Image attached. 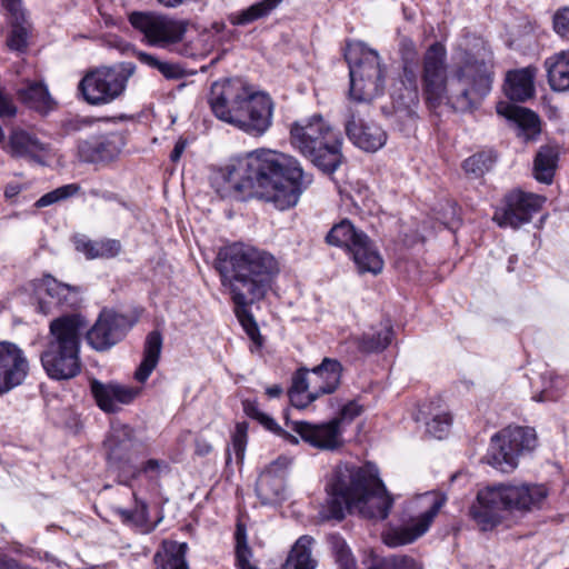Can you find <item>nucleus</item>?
<instances>
[{
  "label": "nucleus",
  "instance_id": "58836bf2",
  "mask_svg": "<svg viewBox=\"0 0 569 569\" xmlns=\"http://www.w3.org/2000/svg\"><path fill=\"white\" fill-rule=\"evenodd\" d=\"M137 320L138 318L132 315L116 311L109 313V348L124 339Z\"/></svg>",
  "mask_w": 569,
  "mask_h": 569
},
{
  "label": "nucleus",
  "instance_id": "5fc2aeb1",
  "mask_svg": "<svg viewBox=\"0 0 569 569\" xmlns=\"http://www.w3.org/2000/svg\"><path fill=\"white\" fill-rule=\"evenodd\" d=\"M399 51L403 63L415 64L418 57V51L415 42L411 39L403 38L399 44Z\"/></svg>",
  "mask_w": 569,
  "mask_h": 569
},
{
  "label": "nucleus",
  "instance_id": "4d7b16f0",
  "mask_svg": "<svg viewBox=\"0 0 569 569\" xmlns=\"http://www.w3.org/2000/svg\"><path fill=\"white\" fill-rule=\"evenodd\" d=\"M100 121H101L100 119H92V118H72V119L66 120L63 122L62 127L67 132L79 131L83 127L92 126Z\"/></svg>",
  "mask_w": 569,
  "mask_h": 569
},
{
  "label": "nucleus",
  "instance_id": "69168bd1",
  "mask_svg": "<svg viewBox=\"0 0 569 569\" xmlns=\"http://www.w3.org/2000/svg\"><path fill=\"white\" fill-rule=\"evenodd\" d=\"M21 192V186L18 183H9L4 188V197L7 199H13Z\"/></svg>",
  "mask_w": 569,
  "mask_h": 569
},
{
  "label": "nucleus",
  "instance_id": "774afa93",
  "mask_svg": "<svg viewBox=\"0 0 569 569\" xmlns=\"http://www.w3.org/2000/svg\"><path fill=\"white\" fill-rule=\"evenodd\" d=\"M266 393L270 398H277V397H279L282 393V388L279 385H273V386L268 387L266 389Z\"/></svg>",
  "mask_w": 569,
  "mask_h": 569
},
{
  "label": "nucleus",
  "instance_id": "4be33fe9",
  "mask_svg": "<svg viewBox=\"0 0 569 569\" xmlns=\"http://www.w3.org/2000/svg\"><path fill=\"white\" fill-rule=\"evenodd\" d=\"M11 153L17 158H29L31 161L47 166L50 146L41 142L34 134L24 130H16L10 134Z\"/></svg>",
  "mask_w": 569,
  "mask_h": 569
},
{
  "label": "nucleus",
  "instance_id": "49530a36",
  "mask_svg": "<svg viewBox=\"0 0 569 569\" xmlns=\"http://www.w3.org/2000/svg\"><path fill=\"white\" fill-rule=\"evenodd\" d=\"M80 190V186L77 183H69L61 186L50 192L44 193L41 196L36 202V208H44L48 206H51L53 203H57L59 201L66 200L74 194H77Z\"/></svg>",
  "mask_w": 569,
  "mask_h": 569
},
{
  "label": "nucleus",
  "instance_id": "f3484780",
  "mask_svg": "<svg viewBox=\"0 0 569 569\" xmlns=\"http://www.w3.org/2000/svg\"><path fill=\"white\" fill-rule=\"evenodd\" d=\"M28 372L24 351L13 342L0 341V396L22 385Z\"/></svg>",
  "mask_w": 569,
  "mask_h": 569
},
{
  "label": "nucleus",
  "instance_id": "1a4fd4ad",
  "mask_svg": "<svg viewBox=\"0 0 569 569\" xmlns=\"http://www.w3.org/2000/svg\"><path fill=\"white\" fill-rule=\"evenodd\" d=\"M341 373V363L331 358H325L312 370H298L289 389L292 406L303 409L319 397L332 393L340 385Z\"/></svg>",
  "mask_w": 569,
  "mask_h": 569
},
{
  "label": "nucleus",
  "instance_id": "a18cd8bd",
  "mask_svg": "<svg viewBox=\"0 0 569 569\" xmlns=\"http://www.w3.org/2000/svg\"><path fill=\"white\" fill-rule=\"evenodd\" d=\"M106 140L101 138H91L79 144V156L82 161L98 162L104 158Z\"/></svg>",
  "mask_w": 569,
  "mask_h": 569
},
{
  "label": "nucleus",
  "instance_id": "8fccbe9b",
  "mask_svg": "<svg viewBox=\"0 0 569 569\" xmlns=\"http://www.w3.org/2000/svg\"><path fill=\"white\" fill-rule=\"evenodd\" d=\"M123 522L141 528L143 531L149 530L147 506L144 503L137 505L133 511L118 509Z\"/></svg>",
  "mask_w": 569,
  "mask_h": 569
},
{
  "label": "nucleus",
  "instance_id": "aec40b11",
  "mask_svg": "<svg viewBox=\"0 0 569 569\" xmlns=\"http://www.w3.org/2000/svg\"><path fill=\"white\" fill-rule=\"evenodd\" d=\"M288 465L287 458H279L260 473L256 492L262 505L276 503L282 498L283 473Z\"/></svg>",
  "mask_w": 569,
  "mask_h": 569
},
{
  "label": "nucleus",
  "instance_id": "bb28decb",
  "mask_svg": "<svg viewBox=\"0 0 569 569\" xmlns=\"http://www.w3.org/2000/svg\"><path fill=\"white\" fill-rule=\"evenodd\" d=\"M545 66L550 87L556 91L569 90V49L546 59Z\"/></svg>",
  "mask_w": 569,
  "mask_h": 569
},
{
  "label": "nucleus",
  "instance_id": "20e7f679",
  "mask_svg": "<svg viewBox=\"0 0 569 569\" xmlns=\"http://www.w3.org/2000/svg\"><path fill=\"white\" fill-rule=\"evenodd\" d=\"M328 492L323 519L341 520L347 509L350 512H358L363 518L383 520L388 517L393 502L376 470L370 466L339 465L328 486Z\"/></svg>",
  "mask_w": 569,
  "mask_h": 569
},
{
  "label": "nucleus",
  "instance_id": "de8ad7c7",
  "mask_svg": "<svg viewBox=\"0 0 569 569\" xmlns=\"http://www.w3.org/2000/svg\"><path fill=\"white\" fill-rule=\"evenodd\" d=\"M493 160L490 154L476 153L463 161V170L472 177L483 176L492 167Z\"/></svg>",
  "mask_w": 569,
  "mask_h": 569
},
{
  "label": "nucleus",
  "instance_id": "4468645a",
  "mask_svg": "<svg viewBox=\"0 0 569 569\" xmlns=\"http://www.w3.org/2000/svg\"><path fill=\"white\" fill-rule=\"evenodd\" d=\"M274 104L269 94L250 89V97L234 111L229 124L251 137L263 136L272 124Z\"/></svg>",
  "mask_w": 569,
  "mask_h": 569
},
{
  "label": "nucleus",
  "instance_id": "0e129e2a",
  "mask_svg": "<svg viewBox=\"0 0 569 569\" xmlns=\"http://www.w3.org/2000/svg\"><path fill=\"white\" fill-rule=\"evenodd\" d=\"M258 421L266 429H268V430H270L272 432H280L281 431V428L278 426L276 420L273 418H271L270 416L266 415V413H262V416L260 417V419H258Z\"/></svg>",
  "mask_w": 569,
  "mask_h": 569
},
{
  "label": "nucleus",
  "instance_id": "473e14b6",
  "mask_svg": "<svg viewBox=\"0 0 569 569\" xmlns=\"http://www.w3.org/2000/svg\"><path fill=\"white\" fill-rule=\"evenodd\" d=\"M187 545L164 541L162 550L154 556L156 569H189L186 562Z\"/></svg>",
  "mask_w": 569,
  "mask_h": 569
},
{
  "label": "nucleus",
  "instance_id": "6ab92c4d",
  "mask_svg": "<svg viewBox=\"0 0 569 569\" xmlns=\"http://www.w3.org/2000/svg\"><path fill=\"white\" fill-rule=\"evenodd\" d=\"M293 431L305 442L320 450L333 451L343 446L342 429L332 419L321 423L297 421Z\"/></svg>",
  "mask_w": 569,
  "mask_h": 569
},
{
  "label": "nucleus",
  "instance_id": "6e6d98bb",
  "mask_svg": "<svg viewBox=\"0 0 569 569\" xmlns=\"http://www.w3.org/2000/svg\"><path fill=\"white\" fill-rule=\"evenodd\" d=\"M90 389L98 407L107 412V386L97 379H92L90 381Z\"/></svg>",
  "mask_w": 569,
  "mask_h": 569
},
{
  "label": "nucleus",
  "instance_id": "2eb2a0df",
  "mask_svg": "<svg viewBox=\"0 0 569 569\" xmlns=\"http://www.w3.org/2000/svg\"><path fill=\"white\" fill-rule=\"evenodd\" d=\"M250 89L251 87L239 78L213 82L208 98L213 114L229 123L234 117V111L250 97Z\"/></svg>",
  "mask_w": 569,
  "mask_h": 569
},
{
  "label": "nucleus",
  "instance_id": "f03ea898",
  "mask_svg": "<svg viewBox=\"0 0 569 569\" xmlns=\"http://www.w3.org/2000/svg\"><path fill=\"white\" fill-rule=\"evenodd\" d=\"M305 173L292 156L258 149L229 160L214 176L221 197L254 192L279 210L295 207L302 193Z\"/></svg>",
  "mask_w": 569,
  "mask_h": 569
},
{
  "label": "nucleus",
  "instance_id": "f8f14e48",
  "mask_svg": "<svg viewBox=\"0 0 569 569\" xmlns=\"http://www.w3.org/2000/svg\"><path fill=\"white\" fill-rule=\"evenodd\" d=\"M132 27L150 46L167 49L179 43L188 31L189 21L157 12L136 11L129 16Z\"/></svg>",
  "mask_w": 569,
  "mask_h": 569
},
{
  "label": "nucleus",
  "instance_id": "393cba45",
  "mask_svg": "<svg viewBox=\"0 0 569 569\" xmlns=\"http://www.w3.org/2000/svg\"><path fill=\"white\" fill-rule=\"evenodd\" d=\"M420 415L426 421V430L430 436L442 439L448 435L452 418L448 408L440 399L423 406Z\"/></svg>",
  "mask_w": 569,
  "mask_h": 569
},
{
  "label": "nucleus",
  "instance_id": "7c9ffc66",
  "mask_svg": "<svg viewBox=\"0 0 569 569\" xmlns=\"http://www.w3.org/2000/svg\"><path fill=\"white\" fill-rule=\"evenodd\" d=\"M558 159L559 150L556 146L547 144L540 147L533 160V176L536 180L550 184L557 169Z\"/></svg>",
  "mask_w": 569,
  "mask_h": 569
},
{
  "label": "nucleus",
  "instance_id": "3c124183",
  "mask_svg": "<svg viewBox=\"0 0 569 569\" xmlns=\"http://www.w3.org/2000/svg\"><path fill=\"white\" fill-rule=\"evenodd\" d=\"M362 412V407L356 401H349L346 403L339 415L335 417L332 420L339 426L342 430L346 423H350Z\"/></svg>",
  "mask_w": 569,
  "mask_h": 569
},
{
  "label": "nucleus",
  "instance_id": "5701e85b",
  "mask_svg": "<svg viewBox=\"0 0 569 569\" xmlns=\"http://www.w3.org/2000/svg\"><path fill=\"white\" fill-rule=\"evenodd\" d=\"M497 112L507 119L513 121L518 128V136L526 141L533 139L540 132V121L538 116L523 107L499 102Z\"/></svg>",
  "mask_w": 569,
  "mask_h": 569
},
{
  "label": "nucleus",
  "instance_id": "09e8293b",
  "mask_svg": "<svg viewBox=\"0 0 569 569\" xmlns=\"http://www.w3.org/2000/svg\"><path fill=\"white\" fill-rule=\"evenodd\" d=\"M12 18L16 21V23L12 26L11 32L8 36L7 44L11 50L23 51L28 44V31L21 24V21H23L24 16L22 14L18 20L14 17Z\"/></svg>",
  "mask_w": 569,
  "mask_h": 569
},
{
  "label": "nucleus",
  "instance_id": "864d4df0",
  "mask_svg": "<svg viewBox=\"0 0 569 569\" xmlns=\"http://www.w3.org/2000/svg\"><path fill=\"white\" fill-rule=\"evenodd\" d=\"M553 29L559 36L569 38V7L557 10L553 16Z\"/></svg>",
  "mask_w": 569,
  "mask_h": 569
},
{
  "label": "nucleus",
  "instance_id": "412c9836",
  "mask_svg": "<svg viewBox=\"0 0 569 569\" xmlns=\"http://www.w3.org/2000/svg\"><path fill=\"white\" fill-rule=\"evenodd\" d=\"M37 295L44 292L59 307L74 309L81 302L80 287L58 281L51 274H44L33 282Z\"/></svg>",
  "mask_w": 569,
  "mask_h": 569
},
{
  "label": "nucleus",
  "instance_id": "39448f33",
  "mask_svg": "<svg viewBox=\"0 0 569 569\" xmlns=\"http://www.w3.org/2000/svg\"><path fill=\"white\" fill-rule=\"evenodd\" d=\"M86 326L87 321L79 313L63 315L50 322L40 361L51 380H71L81 372V335Z\"/></svg>",
  "mask_w": 569,
  "mask_h": 569
},
{
  "label": "nucleus",
  "instance_id": "338daca9",
  "mask_svg": "<svg viewBox=\"0 0 569 569\" xmlns=\"http://www.w3.org/2000/svg\"><path fill=\"white\" fill-rule=\"evenodd\" d=\"M121 251V244L117 240L109 241V257H116Z\"/></svg>",
  "mask_w": 569,
  "mask_h": 569
},
{
  "label": "nucleus",
  "instance_id": "9b49d317",
  "mask_svg": "<svg viewBox=\"0 0 569 569\" xmlns=\"http://www.w3.org/2000/svg\"><path fill=\"white\" fill-rule=\"evenodd\" d=\"M536 447V435L530 428L507 427L491 438L488 463L502 472L518 466V457Z\"/></svg>",
  "mask_w": 569,
  "mask_h": 569
},
{
  "label": "nucleus",
  "instance_id": "f704fd0d",
  "mask_svg": "<svg viewBox=\"0 0 569 569\" xmlns=\"http://www.w3.org/2000/svg\"><path fill=\"white\" fill-rule=\"evenodd\" d=\"M136 71L132 62H120L109 68V100L120 97Z\"/></svg>",
  "mask_w": 569,
  "mask_h": 569
},
{
  "label": "nucleus",
  "instance_id": "79ce46f5",
  "mask_svg": "<svg viewBox=\"0 0 569 569\" xmlns=\"http://www.w3.org/2000/svg\"><path fill=\"white\" fill-rule=\"evenodd\" d=\"M137 57L142 63L157 69L167 79L177 80L186 76V71L178 63L161 61L147 52H138Z\"/></svg>",
  "mask_w": 569,
  "mask_h": 569
},
{
  "label": "nucleus",
  "instance_id": "bf43d9fd",
  "mask_svg": "<svg viewBox=\"0 0 569 569\" xmlns=\"http://www.w3.org/2000/svg\"><path fill=\"white\" fill-rule=\"evenodd\" d=\"M2 6L17 20L22 16L21 0H2Z\"/></svg>",
  "mask_w": 569,
  "mask_h": 569
},
{
  "label": "nucleus",
  "instance_id": "dca6fc26",
  "mask_svg": "<svg viewBox=\"0 0 569 569\" xmlns=\"http://www.w3.org/2000/svg\"><path fill=\"white\" fill-rule=\"evenodd\" d=\"M545 200L543 197L535 193L512 191L506 196L503 206L496 210L493 220L500 227L519 228L531 220L532 214L541 209Z\"/></svg>",
  "mask_w": 569,
  "mask_h": 569
},
{
  "label": "nucleus",
  "instance_id": "c03bdc74",
  "mask_svg": "<svg viewBox=\"0 0 569 569\" xmlns=\"http://www.w3.org/2000/svg\"><path fill=\"white\" fill-rule=\"evenodd\" d=\"M542 379H548V381H545L546 386L542 390L532 397L533 400L538 402L556 401L561 396V391L565 387L563 379L555 376L552 372L542 376Z\"/></svg>",
  "mask_w": 569,
  "mask_h": 569
},
{
  "label": "nucleus",
  "instance_id": "a19ab883",
  "mask_svg": "<svg viewBox=\"0 0 569 569\" xmlns=\"http://www.w3.org/2000/svg\"><path fill=\"white\" fill-rule=\"evenodd\" d=\"M236 567L238 569H259L251 549L247 543L246 529L241 525H238L236 530Z\"/></svg>",
  "mask_w": 569,
  "mask_h": 569
},
{
  "label": "nucleus",
  "instance_id": "052dcab7",
  "mask_svg": "<svg viewBox=\"0 0 569 569\" xmlns=\"http://www.w3.org/2000/svg\"><path fill=\"white\" fill-rule=\"evenodd\" d=\"M117 435H112L111 438L116 442L122 443L131 440L132 430L128 426H121L120 428L112 427Z\"/></svg>",
  "mask_w": 569,
  "mask_h": 569
},
{
  "label": "nucleus",
  "instance_id": "4c0bfd02",
  "mask_svg": "<svg viewBox=\"0 0 569 569\" xmlns=\"http://www.w3.org/2000/svg\"><path fill=\"white\" fill-rule=\"evenodd\" d=\"M367 569H422L421 566L411 557L406 555H395L390 557H378L371 555L367 560Z\"/></svg>",
  "mask_w": 569,
  "mask_h": 569
},
{
  "label": "nucleus",
  "instance_id": "9d476101",
  "mask_svg": "<svg viewBox=\"0 0 569 569\" xmlns=\"http://www.w3.org/2000/svg\"><path fill=\"white\" fill-rule=\"evenodd\" d=\"M329 244L346 247L357 266L360 273L379 274L383 269V259L369 237L355 226L342 220L335 224L327 234Z\"/></svg>",
  "mask_w": 569,
  "mask_h": 569
},
{
  "label": "nucleus",
  "instance_id": "c85d7f7f",
  "mask_svg": "<svg viewBox=\"0 0 569 569\" xmlns=\"http://www.w3.org/2000/svg\"><path fill=\"white\" fill-rule=\"evenodd\" d=\"M18 94L23 103L40 112L50 110L53 102L48 87L42 81L27 80L18 90Z\"/></svg>",
  "mask_w": 569,
  "mask_h": 569
},
{
  "label": "nucleus",
  "instance_id": "e433bc0d",
  "mask_svg": "<svg viewBox=\"0 0 569 569\" xmlns=\"http://www.w3.org/2000/svg\"><path fill=\"white\" fill-rule=\"evenodd\" d=\"M142 393V387L109 382V413L117 411V405L132 403Z\"/></svg>",
  "mask_w": 569,
  "mask_h": 569
},
{
  "label": "nucleus",
  "instance_id": "ea45409f",
  "mask_svg": "<svg viewBox=\"0 0 569 569\" xmlns=\"http://www.w3.org/2000/svg\"><path fill=\"white\" fill-rule=\"evenodd\" d=\"M74 250L88 260L103 257L107 247L103 240H92L84 233H74L71 237Z\"/></svg>",
  "mask_w": 569,
  "mask_h": 569
},
{
  "label": "nucleus",
  "instance_id": "ddd939ff",
  "mask_svg": "<svg viewBox=\"0 0 569 569\" xmlns=\"http://www.w3.org/2000/svg\"><path fill=\"white\" fill-rule=\"evenodd\" d=\"M445 501L446 497L436 492L420 496L418 505L422 508L421 512L411 517L406 525L387 530L382 536L383 542L395 548L417 540L428 531Z\"/></svg>",
  "mask_w": 569,
  "mask_h": 569
},
{
  "label": "nucleus",
  "instance_id": "0eeeda50",
  "mask_svg": "<svg viewBox=\"0 0 569 569\" xmlns=\"http://www.w3.org/2000/svg\"><path fill=\"white\" fill-rule=\"evenodd\" d=\"M547 490L539 485H499L481 489L469 513L482 530H491L501 521L503 510H531L539 507Z\"/></svg>",
  "mask_w": 569,
  "mask_h": 569
},
{
  "label": "nucleus",
  "instance_id": "603ef678",
  "mask_svg": "<svg viewBox=\"0 0 569 569\" xmlns=\"http://www.w3.org/2000/svg\"><path fill=\"white\" fill-rule=\"evenodd\" d=\"M248 426L246 422L237 423L232 435V450L237 460H242L247 445Z\"/></svg>",
  "mask_w": 569,
  "mask_h": 569
},
{
  "label": "nucleus",
  "instance_id": "680f3d73",
  "mask_svg": "<svg viewBox=\"0 0 569 569\" xmlns=\"http://www.w3.org/2000/svg\"><path fill=\"white\" fill-rule=\"evenodd\" d=\"M243 411L247 416L258 420L262 416V411L259 409L257 401L252 400H243L242 401Z\"/></svg>",
  "mask_w": 569,
  "mask_h": 569
},
{
  "label": "nucleus",
  "instance_id": "2f4dec72",
  "mask_svg": "<svg viewBox=\"0 0 569 569\" xmlns=\"http://www.w3.org/2000/svg\"><path fill=\"white\" fill-rule=\"evenodd\" d=\"M313 542L310 536L300 537L291 548L282 569H316L317 561L311 553Z\"/></svg>",
  "mask_w": 569,
  "mask_h": 569
},
{
  "label": "nucleus",
  "instance_id": "6e6552de",
  "mask_svg": "<svg viewBox=\"0 0 569 569\" xmlns=\"http://www.w3.org/2000/svg\"><path fill=\"white\" fill-rule=\"evenodd\" d=\"M345 57L349 64L350 99L369 103L380 96L383 89V70L378 52L358 42L348 46Z\"/></svg>",
  "mask_w": 569,
  "mask_h": 569
},
{
  "label": "nucleus",
  "instance_id": "7ed1b4c3",
  "mask_svg": "<svg viewBox=\"0 0 569 569\" xmlns=\"http://www.w3.org/2000/svg\"><path fill=\"white\" fill-rule=\"evenodd\" d=\"M218 270L223 287L234 302V312L250 339L261 345L257 322L248 306L264 298L280 271L270 252L244 243H233L219 252Z\"/></svg>",
  "mask_w": 569,
  "mask_h": 569
},
{
  "label": "nucleus",
  "instance_id": "a878e982",
  "mask_svg": "<svg viewBox=\"0 0 569 569\" xmlns=\"http://www.w3.org/2000/svg\"><path fill=\"white\" fill-rule=\"evenodd\" d=\"M162 349V336L160 331L153 330L148 333L143 346V359L134 372V379L141 383L146 382L156 369Z\"/></svg>",
  "mask_w": 569,
  "mask_h": 569
},
{
  "label": "nucleus",
  "instance_id": "72a5a7b5",
  "mask_svg": "<svg viewBox=\"0 0 569 569\" xmlns=\"http://www.w3.org/2000/svg\"><path fill=\"white\" fill-rule=\"evenodd\" d=\"M279 3L280 0H262L244 10L229 14L228 19L233 26H246L268 16Z\"/></svg>",
  "mask_w": 569,
  "mask_h": 569
},
{
  "label": "nucleus",
  "instance_id": "f257e3e1",
  "mask_svg": "<svg viewBox=\"0 0 569 569\" xmlns=\"http://www.w3.org/2000/svg\"><path fill=\"white\" fill-rule=\"evenodd\" d=\"M448 76L447 50L432 43L422 58V91L427 103L436 108L450 104L460 112L477 109L492 87V56L483 41L471 48H460Z\"/></svg>",
  "mask_w": 569,
  "mask_h": 569
},
{
  "label": "nucleus",
  "instance_id": "e2e57ef3",
  "mask_svg": "<svg viewBox=\"0 0 569 569\" xmlns=\"http://www.w3.org/2000/svg\"><path fill=\"white\" fill-rule=\"evenodd\" d=\"M188 146V140L186 138H179L178 141L174 144V148L170 154V159L172 162H178L184 152L186 148Z\"/></svg>",
  "mask_w": 569,
  "mask_h": 569
},
{
  "label": "nucleus",
  "instance_id": "37998d69",
  "mask_svg": "<svg viewBox=\"0 0 569 569\" xmlns=\"http://www.w3.org/2000/svg\"><path fill=\"white\" fill-rule=\"evenodd\" d=\"M107 309L103 308L96 323L87 331L86 340L88 345L98 351L107 350Z\"/></svg>",
  "mask_w": 569,
  "mask_h": 569
},
{
  "label": "nucleus",
  "instance_id": "c9c22d12",
  "mask_svg": "<svg viewBox=\"0 0 569 569\" xmlns=\"http://www.w3.org/2000/svg\"><path fill=\"white\" fill-rule=\"evenodd\" d=\"M393 330L389 322L379 330L367 332L358 340V348L363 352H379L385 350L392 340Z\"/></svg>",
  "mask_w": 569,
  "mask_h": 569
},
{
  "label": "nucleus",
  "instance_id": "13d9d810",
  "mask_svg": "<svg viewBox=\"0 0 569 569\" xmlns=\"http://www.w3.org/2000/svg\"><path fill=\"white\" fill-rule=\"evenodd\" d=\"M112 140H109V158L118 156L126 144V138L122 131L112 133Z\"/></svg>",
  "mask_w": 569,
  "mask_h": 569
},
{
  "label": "nucleus",
  "instance_id": "cd10ccee",
  "mask_svg": "<svg viewBox=\"0 0 569 569\" xmlns=\"http://www.w3.org/2000/svg\"><path fill=\"white\" fill-rule=\"evenodd\" d=\"M79 90L87 102L103 103L107 100V69L100 68L86 74Z\"/></svg>",
  "mask_w": 569,
  "mask_h": 569
},
{
  "label": "nucleus",
  "instance_id": "423d86ee",
  "mask_svg": "<svg viewBox=\"0 0 569 569\" xmlns=\"http://www.w3.org/2000/svg\"><path fill=\"white\" fill-rule=\"evenodd\" d=\"M291 147L323 172H335L343 161L341 133L321 114L290 124Z\"/></svg>",
  "mask_w": 569,
  "mask_h": 569
},
{
  "label": "nucleus",
  "instance_id": "c756f323",
  "mask_svg": "<svg viewBox=\"0 0 569 569\" xmlns=\"http://www.w3.org/2000/svg\"><path fill=\"white\" fill-rule=\"evenodd\" d=\"M412 67L413 64L403 63L402 84L405 87V91L393 98L396 110L405 112L409 117L413 116V107L418 102V82Z\"/></svg>",
  "mask_w": 569,
  "mask_h": 569
},
{
  "label": "nucleus",
  "instance_id": "a211bd4d",
  "mask_svg": "<svg viewBox=\"0 0 569 569\" xmlns=\"http://www.w3.org/2000/svg\"><path fill=\"white\" fill-rule=\"evenodd\" d=\"M345 131L355 146L368 152H376L387 142L386 131L376 123H365L352 107L347 109Z\"/></svg>",
  "mask_w": 569,
  "mask_h": 569
},
{
  "label": "nucleus",
  "instance_id": "b1692460",
  "mask_svg": "<svg viewBox=\"0 0 569 569\" xmlns=\"http://www.w3.org/2000/svg\"><path fill=\"white\" fill-rule=\"evenodd\" d=\"M537 68L529 66L511 70L506 76L505 92L513 101H526L535 93Z\"/></svg>",
  "mask_w": 569,
  "mask_h": 569
}]
</instances>
